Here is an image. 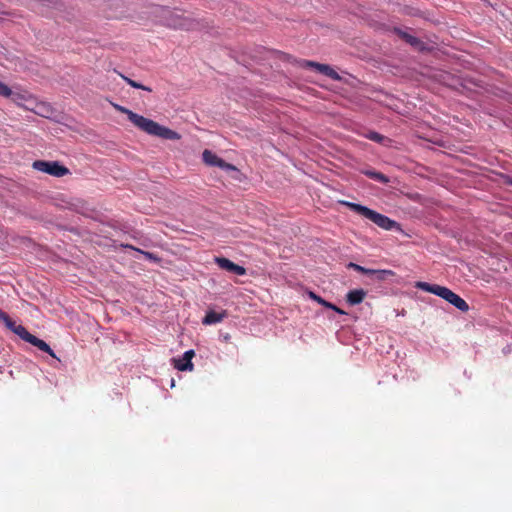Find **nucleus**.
<instances>
[{
  "label": "nucleus",
  "instance_id": "16",
  "mask_svg": "<svg viewBox=\"0 0 512 512\" xmlns=\"http://www.w3.org/2000/svg\"><path fill=\"white\" fill-rule=\"evenodd\" d=\"M124 248H128V249H131V250H134V251H137L139 253H141L142 255H144V257L150 261H153L155 263H159L161 261L160 257L154 253H151V252H148V251H144V250H141L139 248H136L134 247L133 245H130V244H123L122 245Z\"/></svg>",
  "mask_w": 512,
  "mask_h": 512
},
{
  "label": "nucleus",
  "instance_id": "28",
  "mask_svg": "<svg viewBox=\"0 0 512 512\" xmlns=\"http://www.w3.org/2000/svg\"><path fill=\"white\" fill-rule=\"evenodd\" d=\"M9 315L0 309V321L3 322Z\"/></svg>",
  "mask_w": 512,
  "mask_h": 512
},
{
  "label": "nucleus",
  "instance_id": "6",
  "mask_svg": "<svg viewBox=\"0 0 512 512\" xmlns=\"http://www.w3.org/2000/svg\"><path fill=\"white\" fill-rule=\"evenodd\" d=\"M300 66L303 68H314L319 73L331 78L332 80H341L340 75L331 66L327 64H321L310 60H302L300 62Z\"/></svg>",
  "mask_w": 512,
  "mask_h": 512
},
{
  "label": "nucleus",
  "instance_id": "19",
  "mask_svg": "<svg viewBox=\"0 0 512 512\" xmlns=\"http://www.w3.org/2000/svg\"><path fill=\"white\" fill-rule=\"evenodd\" d=\"M395 273L392 270H377L375 274V279L378 281H385L389 277H393Z\"/></svg>",
  "mask_w": 512,
  "mask_h": 512
},
{
  "label": "nucleus",
  "instance_id": "17",
  "mask_svg": "<svg viewBox=\"0 0 512 512\" xmlns=\"http://www.w3.org/2000/svg\"><path fill=\"white\" fill-rule=\"evenodd\" d=\"M14 333L16 335H18L22 340L26 341V342H29V340L31 339V337L33 336L31 333H29L27 331V329L22 326V325H18L15 330H14Z\"/></svg>",
  "mask_w": 512,
  "mask_h": 512
},
{
  "label": "nucleus",
  "instance_id": "3",
  "mask_svg": "<svg viewBox=\"0 0 512 512\" xmlns=\"http://www.w3.org/2000/svg\"><path fill=\"white\" fill-rule=\"evenodd\" d=\"M162 18L165 25L173 29L191 31L204 27L202 20L185 16L177 11L166 10Z\"/></svg>",
  "mask_w": 512,
  "mask_h": 512
},
{
  "label": "nucleus",
  "instance_id": "15",
  "mask_svg": "<svg viewBox=\"0 0 512 512\" xmlns=\"http://www.w3.org/2000/svg\"><path fill=\"white\" fill-rule=\"evenodd\" d=\"M364 136L365 138L383 144L384 146H389V144L391 143V140L389 138L375 131H369Z\"/></svg>",
  "mask_w": 512,
  "mask_h": 512
},
{
  "label": "nucleus",
  "instance_id": "29",
  "mask_svg": "<svg viewBox=\"0 0 512 512\" xmlns=\"http://www.w3.org/2000/svg\"><path fill=\"white\" fill-rule=\"evenodd\" d=\"M509 184H511V185H512V179L509 181Z\"/></svg>",
  "mask_w": 512,
  "mask_h": 512
},
{
  "label": "nucleus",
  "instance_id": "4",
  "mask_svg": "<svg viewBox=\"0 0 512 512\" xmlns=\"http://www.w3.org/2000/svg\"><path fill=\"white\" fill-rule=\"evenodd\" d=\"M352 211L355 213L369 219L371 222L376 224L378 227L384 229V230H392L396 227H398V223L389 217L380 214L366 206H363L361 204L352 203V202H346L345 203Z\"/></svg>",
  "mask_w": 512,
  "mask_h": 512
},
{
  "label": "nucleus",
  "instance_id": "24",
  "mask_svg": "<svg viewBox=\"0 0 512 512\" xmlns=\"http://www.w3.org/2000/svg\"><path fill=\"white\" fill-rule=\"evenodd\" d=\"M10 97H12V100L16 104H18V105H20V101L21 100H24V96L23 95H21V94H14L13 92H12V95Z\"/></svg>",
  "mask_w": 512,
  "mask_h": 512
},
{
  "label": "nucleus",
  "instance_id": "25",
  "mask_svg": "<svg viewBox=\"0 0 512 512\" xmlns=\"http://www.w3.org/2000/svg\"><path fill=\"white\" fill-rule=\"evenodd\" d=\"M376 272H377L376 269H368V268H366V272L364 274L375 276Z\"/></svg>",
  "mask_w": 512,
  "mask_h": 512
},
{
  "label": "nucleus",
  "instance_id": "26",
  "mask_svg": "<svg viewBox=\"0 0 512 512\" xmlns=\"http://www.w3.org/2000/svg\"><path fill=\"white\" fill-rule=\"evenodd\" d=\"M332 310H334L335 312H337L338 314H346V312L342 309H340L339 307H337L336 305H334V308H331Z\"/></svg>",
  "mask_w": 512,
  "mask_h": 512
},
{
  "label": "nucleus",
  "instance_id": "22",
  "mask_svg": "<svg viewBox=\"0 0 512 512\" xmlns=\"http://www.w3.org/2000/svg\"><path fill=\"white\" fill-rule=\"evenodd\" d=\"M3 323L5 324V326L11 330L12 332H14L15 328L18 326L15 321H13L9 316L7 317V319H5L3 321Z\"/></svg>",
  "mask_w": 512,
  "mask_h": 512
},
{
  "label": "nucleus",
  "instance_id": "9",
  "mask_svg": "<svg viewBox=\"0 0 512 512\" xmlns=\"http://www.w3.org/2000/svg\"><path fill=\"white\" fill-rule=\"evenodd\" d=\"M194 355V350L186 351L183 354L182 358L173 359L174 367L179 371H192L194 367L192 363V358L194 357Z\"/></svg>",
  "mask_w": 512,
  "mask_h": 512
},
{
  "label": "nucleus",
  "instance_id": "23",
  "mask_svg": "<svg viewBox=\"0 0 512 512\" xmlns=\"http://www.w3.org/2000/svg\"><path fill=\"white\" fill-rule=\"evenodd\" d=\"M348 267L354 269L357 272L363 273V274L366 272V268L365 267L360 266V265L355 264V263H349Z\"/></svg>",
  "mask_w": 512,
  "mask_h": 512
},
{
  "label": "nucleus",
  "instance_id": "8",
  "mask_svg": "<svg viewBox=\"0 0 512 512\" xmlns=\"http://www.w3.org/2000/svg\"><path fill=\"white\" fill-rule=\"evenodd\" d=\"M215 263L219 266V268L233 273L235 275L243 276L246 274V269L243 266H240L228 258L225 257H215Z\"/></svg>",
  "mask_w": 512,
  "mask_h": 512
},
{
  "label": "nucleus",
  "instance_id": "13",
  "mask_svg": "<svg viewBox=\"0 0 512 512\" xmlns=\"http://www.w3.org/2000/svg\"><path fill=\"white\" fill-rule=\"evenodd\" d=\"M28 343L37 347L39 350L48 353L51 357L58 359L56 357L55 353L53 352V350L50 348V346L44 340L39 339L33 335Z\"/></svg>",
  "mask_w": 512,
  "mask_h": 512
},
{
  "label": "nucleus",
  "instance_id": "20",
  "mask_svg": "<svg viewBox=\"0 0 512 512\" xmlns=\"http://www.w3.org/2000/svg\"><path fill=\"white\" fill-rule=\"evenodd\" d=\"M309 297L328 309L334 308V304L324 300L322 297L318 296L314 292H309Z\"/></svg>",
  "mask_w": 512,
  "mask_h": 512
},
{
  "label": "nucleus",
  "instance_id": "7",
  "mask_svg": "<svg viewBox=\"0 0 512 512\" xmlns=\"http://www.w3.org/2000/svg\"><path fill=\"white\" fill-rule=\"evenodd\" d=\"M202 159L203 162L208 166H217L224 170H237L236 167L233 164L225 162L223 159L218 157L215 153L212 151L205 149L202 153Z\"/></svg>",
  "mask_w": 512,
  "mask_h": 512
},
{
  "label": "nucleus",
  "instance_id": "21",
  "mask_svg": "<svg viewBox=\"0 0 512 512\" xmlns=\"http://www.w3.org/2000/svg\"><path fill=\"white\" fill-rule=\"evenodd\" d=\"M12 95V90L3 82L0 81V96L8 98Z\"/></svg>",
  "mask_w": 512,
  "mask_h": 512
},
{
  "label": "nucleus",
  "instance_id": "14",
  "mask_svg": "<svg viewBox=\"0 0 512 512\" xmlns=\"http://www.w3.org/2000/svg\"><path fill=\"white\" fill-rule=\"evenodd\" d=\"M361 173L383 184H387L389 182V178L381 172H377L373 169H362Z\"/></svg>",
  "mask_w": 512,
  "mask_h": 512
},
{
  "label": "nucleus",
  "instance_id": "10",
  "mask_svg": "<svg viewBox=\"0 0 512 512\" xmlns=\"http://www.w3.org/2000/svg\"><path fill=\"white\" fill-rule=\"evenodd\" d=\"M395 32L401 39H403L405 42L410 44L412 47H414L418 50L424 49V43L417 37L410 35L409 33L402 31L400 29H395Z\"/></svg>",
  "mask_w": 512,
  "mask_h": 512
},
{
  "label": "nucleus",
  "instance_id": "27",
  "mask_svg": "<svg viewBox=\"0 0 512 512\" xmlns=\"http://www.w3.org/2000/svg\"><path fill=\"white\" fill-rule=\"evenodd\" d=\"M9 315L0 309V321L3 322Z\"/></svg>",
  "mask_w": 512,
  "mask_h": 512
},
{
  "label": "nucleus",
  "instance_id": "11",
  "mask_svg": "<svg viewBox=\"0 0 512 512\" xmlns=\"http://www.w3.org/2000/svg\"><path fill=\"white\" fill-rule=\"evenodd\" d=\"M366 296V291L363 289L350 290L346 295V300L350 305L360 304Z\"/></svg>",
  "mask_w": 512,
  "mask_h": 512
},
{
  "label": "nucleus",
  "instance_id": "1",
  "mask_svg": "<svg viewBox=\"0 0 512 512\" xmlns=\"http://www.w3.org/2000/svg\"><path fill=\"white\" fill-rule=\"evenodd\" d=\"M114 108L117 111L127 115L129 121L134 126H136L139 130H141L149 135L157 136V137H160L163 139H168V140H179L181 138V136L178 132L171 130L165 126H162V125L158 124L157 122H155L151 119H148L142 115H139V114L133 112L132 110H129L126 107H123L118 104H114Z\"/></svg>",
  "mask_w": 512,
  "mask_h": 512
},
{
  "label": "nucleus",
  "instance_id": "18",
  "mask_svg": "<svg viewBox=\"0 0 512 512\" xmlns=\"http://www.w3.org/2000/svg\"><path fill=\"white\" fill-rule=\"evenodd\" d=\"M120 76L122 77V79L128 84L130 85L131 87L133 88H136V89H142V90H145V91H148V92H151L152 89L148 86H145V85H142L141 83H138L134 80H132L131 78L129 77H126L122 74H120Z\"/></svg>",
  "mask_w": 512,
  "mask_h": 512
},
{
  "label": "nucleus",
  "instance_id": "2",
  "mask_svg": "<svg viewBox=\"0 0 512 512\" xmlns=\"http://www.w3.org/2000/svg\"><path fill=\"white\" fill-rule=\"evenodd\" d=\"M416 287L443 298L462 312H467L469 310L467 302L447 287L437 284H429L427 282H417Z\"/></svg>",
  "mask_w": 512,
  "mask_h": 512
},
{
  "label": "nucleus",
  "instance_id": "5",
  "mask_svg": "<svg viewBox=\"0 0 512 512\" xmlns=\"http://www.w3.org/2000/svg\"><path fill=\"white\" fill-rule=\"evenodd\" d=\"M32 167L55 177H63L69 174V169L57 161L36 160L33 162Z\"/></svg>",
  "mask_w": 512,
  "mask_h": 512
},
{
  "label": "nucleus",
  "instance_id": "12",
  "mask_svg": "<svg viewBox=\"0 0 512 512\" xmlns=\"http://www.w3.org/2000/svg\"><path fill=\"white\" fill-rule=\"evenodd\" d=\"M226 316V312L223 311L221 313L215 312L213 310L208 311L205 317L202 320L204 325H212L216 323H220Z\"/></svg>",
  "mask_w": 512,
  "mask_h": 512
}]
</instances>
